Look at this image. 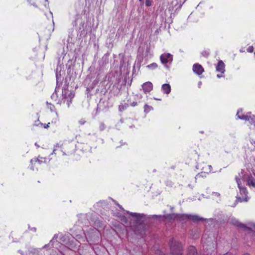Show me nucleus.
Listing matches in <instances>:
<instances>
[{
	"label": "nucleus",
	"instance_id": "f257e3e1",
	"mask_svg": "<svg viewBox=\"0 0 255 255\" xmlns=\"http://www.w3.org/2000/svg\"><path fill=\"white\" fill-rule=\"evenodd\" d=\"M171 255H182V246L180 243L171 239L169 242Z\"/></svg>",
	"mask_w": 255,
	"mask_h": 255
},
{
	"label": "nucleus",
	"instance_id": "f03ea898",
	"mask_svg": "<svg viewBox=\"0 0 255 255\" xmlns=\"http://www.w3.org/2000/svg\"><path fill=\"white\" fill-rule=\"evenodd\" d=\"M186 216L183 215V214H171L165 215L164 218L169 221H174L176 219L180 221H182L183 219Z\"/></svg>",
	"mask_w": 255,
	"mask_h": 255
},
{
	"label": "nucleus",
	"instance_id": "7ed1b4c3",
	"mask_svg": "<svg viewBox=\"0 0 255 255\" xmlns=\"http://www.w3.org/2000/svg\"><path fill=\"white\" fill-rule=\"evenodd\" d=\"M183 215L185 216L186 217H184L183 221L189 220L194 223H198L205 220L203 218L196 215L183 214Z\"/></svg>",
	"mask_w": 255,
	"mask_h": 255
},
{
	"label": "nucleus",
	"instance_id": "20e7f679",
	"mask_svg": "<svg viewBox=\"0 0 255 255\" xmlns=\"http://www.w3.org/2000/svg\"><path fill=\"white\" fill-rule=\"evenodd\" d=\"M160 59L161 63L165 65L168 63H171L173 57L170 53H164L160 55Z\"/></svg>",
	"mask_w": 255,
	"mask_h": 255
},
{
	"label": "nucleus",
	"instance_id": "39448f33",
	"mask_svg": "<svg viewBox=\"0 0 255 255\" xmlns=\"http://www.w3.org/2000/svg\"><path fill=\"white\" fill-rule=\"evenodd\" d=\"M142 88L144 93L150 92L153 89V85L150 82H146L142 85Z\"/></svg>",
	"mask_w": 255,
	"mask_h": 255
},
{
	"label": "nucleus",
	"instance_id": "423d86ee",
	"mask_svg": "<svg viewBox=\"0 0 255 255\" xmlns=\"http://www.w3.org/2000/svg\"><path fill=\"white\" fill-rule=\"evenodd\" d=\"M193 70L198 75H201L204 72L203 67L199 64H195L193 65Z\"/></svg>",
	"mask_w": 255,
	"mask_h": 255
},
{
	"label": "nucleus",
	"instance_id": "0eeeda50",
	"mask_svg": "<svg viewBox=\"0 0 255 255\" xmlns=\"http://www.w3.org/2000/svg\"><path fill=\"white\" fill-rule=\"evenodd\" d=\"M216 71L223 74L225 72V64L222 60H220L216 67Z\"/></svg>",
	"mask_w": 255,
	"mask_h": 255
},
{
	"label": "nucleus",
	"instance_id": "6e6552de",
	"mask_svg": "<svg viewBox=\"0 0 255 255\" xmlns=\"http://www.w3.org/2000/svg\"><path fill=\"white\" fill-rule=\"evenodd\" d=\"M161 89L163 93L169 94L171 92V87L169 84H164L162 85Z\"/></svg>",
	"mask_w": 255,
	"mask_h": 255
},
{
	"label": "nucleus",
	"instance_id": "1a4fd4ad",
	"mask_svg": "<svg viewBox=\"0 0 255 255\" xmlns=\"http://www.w3.org/2000/svg\"><path fill=\"white\" fill-rule=\"evenodd\" d=\"M62 97L65 99L69 98L70 99L73 97V95L69 92L67 89H64L62 90Z\"/></svg>",
	"mask_w": 255,
	"mask_h": 255
},
{
	"label": "nucleus",
	"instance_id": "9d476101",
	"mask_svg": "<svg viewBox=\"0 0 255 255\" xmlns=\"http://www.w3.org/2000/svg\"><path fill=\"white\" fill-rule=\"evenodd\" d=\"M187 255H197V252L196 248L193 246H190L188 249Z\"/></svg>",
	"mask_w": 255,
	"mask_h": 255
},
{
	"label": "nucleus",
	"instance_id": "9b49d317",
	"mask_svg": "<svg viewBox=\"0 0 255 255\" xmlns=\"http://www.w3.org/2000/svg\"><path fill=\"white\" fill-rule=\"evenodd\" d=\"M127 213L128 214H129L132 217H134V218L137 219V220H139L143 216V214H140L136 213H132V212H130L129 211H127Z\"/></svg>",
	"mask_w": 255,
	"mask_h": 255
},
{
	"label": "nucleus",
	"instance_id": "f8f14e48",
	"mask_svg": "<svg viewBox=\"0 0 255 255\" xmlns=\"http://www.w3.org/2000/svg\"><path fill=\"white\" fill-rule=\"evenodd\" d=\"M248 183L249 186L255 187V180L254 179L252 175L249 177Z\"/></svg>",
	"mask_w": 255,
	"mask_h": 255
},
{
	"label": "nucleus",
	"instance_id": "ddd939ff",
	"mask_svg": "<svg viewBox=\"0 0 255 255\" xmlns=\"http://www.w3.org/2000/svg\"><path fill=\"white\" fill-rule=\"evenodd\" d=\"M237 115L238 118L240 119L244 120H246V121H247V120H249V117L248 116H247V115H241V116H240V112L239 111H238L237 112Z\"/></svg>",
	"mask_w": 255,
	"mask_h": 255
},
{
	"label": "nucleus",
	"instance_id": "4468645a",
	"mask_svg": "<svg viewBox=\"0 0 255 255\" xmlns=\"http://www.w3.org/2000/svg\"><path fill=\"white\" fill-rule=\"evenodd\" d=\"M37 253V251L34 249H29L27 253V255H35Z\"/></svg>",
	"mask_w": 255,
	"mask_h": 255
},
{
	"label": "nucleus",
	"instance_id": "2eb2a0df",
	"mask_svg": "<svg viewBox=\"0 0 255 255\" xmlns=\"http://www.w3.org/2000/svg\"><path fill=\"white\" fill-rule=\"evenodd\" d=\"M238 187L239 188L241 192H242L244 194H246L247 190L246 188L243 186L242 184L240 185V186H238Z\"/></svg>",
	"mask_w": 255,
	"mask_h": 255
},
{
	"label": "nucleus",
	"instance_id": "dca6fc26",
	"mask_svg": "<svg viewBox=\"0 0 255 255\" xmlns=\"http://www.w3.org/2000/svg\"><path fill=\"white\" fill-rule=\"evenodd\" d=\"M121 220L125 224H127L128 223V220L127 218L125 216H122L120 217Z\"/></svg>",
	"mask_w": 255,
	"mask_h": 255
},
{
	"label": "nucleus",
	"instance_id": "f3484780",
	"mask_svg": "<svg viewBox=\"0 0 255 255\" xmlns=\"http://www.w3.org/2000/svg\"><path fill=\"white\" fill-rule=\"evenodd\" d=\"M213 198H219V200H220V196L221 195L218 192H213L212 194Z\"/></svg>",
	"mask_w": 255,
	"mask_h": 255
},
{
	"label": "nucleus",
	"instance_id": "a211bd4d",
	"mask_svg": "<svg viewBox=\"0 0 255 255\" xmlns=\"http://www.w3.org/2000/svg\"><path fill=\"white\" fill-rule=\"evenodd\" d=\"M147 67L149 68L154 69L157 67V64L155 63H153L148 65Z\"/></svg>",
	"mask_w": 255,
	"mask_h": 255
},
{
	"label": "nucleus",
	"instance_id": "6ab92c4d",
	"mask_svg": "<svg viewBox=\"0 0 255 255\" xmlns=\"http://www.w3.org/2000/svg\"><path fill=\"white\" fill-rule=\"evenodd\" d=\"M105 125L103 123H101L99 126V129L101 131H103L105 129Z\"/></svg>",
	"mask_w": 255,
	"mask_h": 255
},
{
	"label": "nucleus",
	"instance_id": "aec40b11",
	"mask_svg": "<svg viewBox=\"0 0 255 255\" xmlns=\"http://www.w3.org/2000/svg\"><path fill=\"white\" fill-rule=\"evenodd\" d=\"M152 3V0H145V4L147 6H151Z\"/></svg>",
	"mask_w": 255,
	"mask_h": 255
},
{
	"label": "nucleus",
	"instance_id": "412c9836",
	"mask_svg": "<svg viewBox=\"0 0 255 255\" xmlns=\"http://www.w3.org/2000/svg\"><path fill=\"white\" fill-rule=\"evenodd\" d=\"M236 181H237V183L238 184V186H240V185H241V179L236 177Z\"/></svg>",
	"mask_w": 255,
	"mask_h": 255
},
{
	"label": "nucleus",
	"instance_id": "4be33fe9",
	"mask_svg": "<svg viewBox=\"0 0 255 255\" xmlns=\"http://www.w3.org/2000/svg\"><path fill=\"white\" fill-rule=\"evenodd\" d=\"M126 108L124 105H120L119 107V110L120 112L123 111Z\"/></svg>",
	"mask_w": 255,
	"mask_h": 255
},
{
	"label": "nucleus",
	"instance_id": "5701e85b",
	"mask_svg": "<svg viewBox=\"0 0 255 255\" xmlns=\"http://www.w3.org/2000/svg\"><path fill=\"white\" fill-rule=\"evenodd\" d=\"M86 122V120L85 119H81L79 121V123L81 124V125H84V124H85Z\"/></svg>",
	"mask_w": 255,
	"mask_h": 255
},
{
	"label": "nucleus",
	"instance_id": "b1692460",
	"mask_svg": "<svg viewBox=\"0 0 255 255\" xmlns=\"http://www.w3.org/2000/svg\"><path fill=\"white\" fill-rule=\"evenodd\" d=\"M237 225L239 226H240V227H241L242 228H247L246 226L245 225L242 224L241 223H240L239 224H238Z\"/></svg>",
	"mask_w": 255,
	"mask_h": 255
},
{
	"label": "nucleus",
	"instance_id": "393cba45",
	"mask_svg": "<svg viewBox=\"0 0 255 255\" xmlns=\"http://www.w3.org/2000/svg\"><path fill=\"white\" fill-rule=\"evenodd\" d=\"M150 108L151 107L150 106H149L148 105H145V106H144V110L146 111L147 110V109H150Z\"/></svg>",
	"mask_w": 255,
	"mask_h": 255
},
{
	"label": "nucleus",
	"instance_id": "a878e982",
	"mask_svg": "<svg viewBox=\"0 0 255 255\" xmlns=\"http://www.w3.org/2000/svg\"><path fill=\"white\" fill-rule=\"evenodd\" d=\"M131 106H135L136 105H137V103L136 102H133L131 103Z\"/></svg>",
	"mask_w": 255,
	"mask_h": 255
},
{
	"label": "nucleus",
	"instance_id": "bb28decb",
	"mask_svg": "<svg viewBox=\"0 0 255 255\" xmlns=\"http://www.w3.org/2000/svg\"><path fill=\"white\" fill-rule=\"evenodd\" d=\"M49 124H50V123H48L47 125H45L44 126V128H48L49 127Z\"/></svg>",
	"mask_w": 255,
	"mask_h": 255
},
{
	"label": "nucleus",
	"instance_id": "cd10ccee",
	"mask_svg": "<svg viewBox=\"0 0 255 255\" xmlns=\"http://www.w3.org/2000/svg\"><path fill=\"white\" fill-rule=\"evenodd\" d=\"M237 201H240V202H242V199L240 197L237 198Z\"/></svg>",
	"mask_w": 255,
	"mask_h": 255
},
{
	"label": "nucleus",
	"instance_id": "c85d7f7f",
	"mask_svg": "<svg viewBox=\"0 0 255 255\" xmlns=\"http://www.w3.org/2000/svg\"><path fill=\"white\" fill-rule=\"evenodd\" d=\"M217 77H218V78H221V77H222V75H219V74H218V75H217Z\"/></svg>",
	"mask_w": 255,
	"mask_h": 255
},
{
	"label": "nucleus",
	"instance_id": "c756f323",
	"mask_svg": "<svg viewBox=\"0 0 255 255\" xmlns=\"http://www.w3.org/2000/svg\"><path fill=\"white\" fill-rule=\"evenodd\" d=\"M253 47H252L251 48H250V47L249 48V49H250V52L253 51Z\"/></svg>",
	"mask_w": 255,
	"mask_h": 255
},
{
	"label": "nucleus",
	"instance_id": "7c9ffc66",
	"mask_svg": "<svg viewBox=\"0 0 255 255\" xmlns=\"http://www.w3.org/2000/svg\"><path fill=\"white\" fill-rule=\"evenodd\" d=\"M253 47H252L251 48H250V47L249 48V49H250V52L253 51Z\"/></svg>",
	"mask_w": 255,
	"mask_h": 255
},
{
	"label": "nucleus",
	"instance_id": "2f4dec72",
	"mask_svg": "<svg viewBox=\"0 0 255 255\" xmlns=\"http://www.w3.org/2000/svg\"><path fill=\"white\" fill-rule=\"evenodd\" d=\"M154 99L156 100H158V101H160L161 100V99L154 98Z\"/></svg>",
	"mask_w": 255,
	"mask_h": 255
},
{
	"label": "nucleus",
	"instance_id": "473e14b6",
	"mask_svg": "<svg viewBox=\"0 0 255 255\" xmlns=\"http://www.w3.org/2000/svg\"><path fill=\"white\" fill-rule=\"evenodd\" d=\"M250 255V254H248V253H246V254H244V255Z\"/></svg>",
	"mask_w": 255,
	"mask_h": 255
},
{
	"label": "nucleus",
	"instance_id": "72a5a7b5",
	"mask_svg": "<svg viewBox=\"0 0 255 255\" xmlns=\"http://www.w3.org/2000/svg\"><path fill=\"white\" fill-rule=\"evenodd\" d=\"M224 255H232L231 254H228L227 253V254H225Z\"/></svg>",
	"mask_w": 255,
	"mask_h": 255
},
{
	"label": "nucleus",
	"instance_id": "f704fd0d",
	"mask_svg": "<svg viewBox=\"0 0 255 255\" xmlns=\"http://www.w3.org/2000/svg\"><path fill=\"white\" fill-rule=\"evenodd\" d=\"M139 1L142 2L143 3V0H139Z\"/></svg>",
	"mask_w": 255,
	"mask_h": 255
},
{
	"label": "nucleus",
	"instance_id": "c9c22d12",
	"mask_svg": "<svg viewBox=\"0 0 255 255\" xmlns=\"http://www.w3.org/2000/svg\"><path fill=\"white\" fill-rule=\"evenodd\" d=\"M119 206L120 207V208L121 209H123V208H122V207H121V206H120V205H119Z\"/></svg>",
	"mask_w": 255,
	"mask_h": 255
}]
</instances>
